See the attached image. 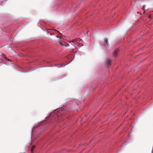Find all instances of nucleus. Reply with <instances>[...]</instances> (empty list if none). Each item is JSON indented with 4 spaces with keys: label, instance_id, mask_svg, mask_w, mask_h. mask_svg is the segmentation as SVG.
Returning <instances> with one entry per match:
<instances>
[{
    "label": "nucleus",
    "instance_id": "obj_8",
    "mask_svg": "<svg viewBox=\"0 0 153 153\" xmlns=\"http://www.w3.org/2000/svg\"><path fill=\"white\" fill-rule=\"evenodd\" d=\"M55 36V37H57V38H58V37L57 36H55H55Z\"/></svg>",
    "mask_w": 153,
    "mask_h": 153
},
{
    "label": "nucleus",
    "instance_id": "obj_1",
    "mask_svg": "<svg viewBox=\"0 0 153 153\" xmlns=\"http://www.w3.org/2000/svg\"><path fill=\"white\" fill-rule=\"evenodd\" d=\"M120 49L119 48H117L115 49L112 54V56L115 58H116L117 57L119 52L120 51Z\"/></svg>",
    "mask_w": 153,
    "mask_h": 153
},
{
    "label": "nucleus",
    "instance_id": "obj_9",
    "mask_svg": "<svg viewBox=\"0 0 153 153\" xmlns=\"http://www.w3.org/2000/svg\"><path fill=\"white\" fill-rule=\"evenodd\" d=\"M75 42V41H74H74H72V42Z\"/></svg>",
    "mask_w": 153,
    "mask_h": 153
},
{
    "label": "nucleus",
    "instance_id": "obj_5",
    "mask_svg": "<svg viewBox=\"0 0 153 153\" xmlns=\"http://www.w3.org/2000/svg\"><path fill=\"white\" fill-rule=\"evenodd\" d=\"M62 46H66L65 45L63 44L61 42L59 41L58 42Z\"/></svg>",
    "mask_w": 153,
    "mask_h": 153
},
{
    "label": "nucleus",
    "instance_id": "obj_11",
    "mask_svg": "<svg viewBox=\"0 0 153 153\" xmlns=\"http://www.w3.org/2000/svg\"><path fill=\"white\" fill-rule=\"evenodd\" d=\"M88 32H87V34H88Z\"/></svg>",
    "mask_w": 153,
    "mask_h": 153
},
{
    "label": "nucleus",
    "instance_id": "obj_6",
    "mask_svg": "<svg viewBox=\"0 0 153 153\" xmlns=\"http://www.w3.org/2000/svg\"><path fill=\"white\" fill-rule=\"evenodd\" d=\"M145 5H144L143 6V7H142L143 10H144V11L143 13V14H144L145 13Z\"/></svg>",
    "mask_w": 153,
    "mask_h": 153
},
{
    "label": "nucleus",
    "instance_id": "obj_10",
    "mask_svg": "<svg viewBox=\"0 0 153 153\" xmlns=\"http://www.w3.org/2000/svg\"><path fill=\"white\" fill-rule=\"evenodd\" d=\"M149 9H147V10H146L147 11V10H148Z\"/></svg>",
    "mask_w": 153,
    "mask_h": 153
},
{
    "label": "nucleus",
    "instance_id": "obj_2",
    "mask_svg": "<svg viewBox=\"0 0 153 153\" xmlns=\"http://www.w3.org/2000/svg\"><path fill=\"white\" fill-rule=\"evenodd\" d=\"M104 41L105 42L106 44H104V45L107 48L109 46V43L108 42V40L107 38H105L104 39Z\"/></svg>",
    "mask_w": 153,
    "mask_h": 153
},
{
    "label": "nucleus",
    "instance_id": "obj_3",
    "mask_svg": "<svg viewBox=\"0 0 153 153\" xmlns=\"http://www.w3.org/2000/svg\"><path fill=\"white\" fill-rule=\"evenodd\" d=\"M105 62L107 65H109L111 63V60L109 59H108L105 60Z\"/></svg>",
    "mask_w": 153,
    "mask_h": 153
},
{
    "label": "nucleus",
    "instance_id": "obj_4",
    "mask_svg": "<svg viewBox=\"0 0 153 153\" xmlns=\"http://www.w3.org/2000/svg\"><path fill=\"white\" fill-rule=\"evenodd\" d=\"M35 148V146L33 145L32 146V149H31V150L32 152H33V151L34 149Z\"/></svg>",
    "mask_w": 153,
    "mask_h": 153
},
{
    "label": "nucleus",
    "instance_id": "obj_7",
    "mask_svg": "<svg viewBox=\"0 0 153 153\" xmlns=\"http://www.w3.org/2000/svg\"><path fill=\"white\" fill-rule=\"evenodd\" d=\"M54 30H55V31H57V32H59V31H57L56 30L54 29Z\"/></svg>",
    "mask_w": 153,
    "mask_h": 153
}]
</instances>
